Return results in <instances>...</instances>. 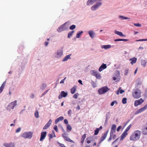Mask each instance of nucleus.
Masks as SVG:
<instances>
[{
  "label": "nucleus",
  "mask_w": 147,
  "mask_h": 147,
  "mask_svg": "<svg viewBox=\"0 0 147 147\" xmlns=\"http://www.w3.org/2000/svg\"><path fill=\"white\" fill-rule=\"evenodd\" d=\"M141 132L139 130H136L130 136V139L131 140L135 141L140 139Z\"/></svg>",
  "instance_id": "obj_1"
},
{
  "label": "nucleus",
  "mask_w": 147,
  "mask_h": 147,
  "mask_svg": "<svg viewBox=\"0 0 147 147\" xmlns=\"http://www.w3.org/2000/svg\"><path fill=\"white\" fill-rule=\"evenodd\" d=\"M141 92L140 90L138 89L135 90L133 92L132 95L133 97L136 99L140 98L141 96Z\"/></svg>",
  "instance_id": "obj_2"
},
{
  "label": "nucleus",
  "mask_w": 147,
  "mask_h": 147,
  "mask_svg": "<svg viewBox=\"0 0 147 147\" xmlns=\"http://www.w3.org/2000/svg\"><path fill=\"white\" fill-rule=\"evenodd\" d=\"M32 132L31 131L25 132L22 134V136L25 138L31 139L32 136Z\"/></svg>",
  "instance_id": "obj_3"
},
{
  "label": "nucleus",
  "mask_w": 147,
  "mask_h": 147,
  "mask_svg": "<svg viewBox=\"0 0 147 147\" xmlns=\"http://www.w3.org/2000/svg\"><path fill=\"white\" fill-rule=\"evenodd\" d=\"M109 90V89L107 87L104 86L99 89L98 90V92L99 94H102L106 92Z\"/></svg>",
  "instance_id": "obj_4"
},
{
  "label": "nucleus",
  "mask_w": 147,
  "mask_h": 147,
  "mask_svg": "<svg viewBox=\"0 0 147 147\" xmlns=\"http://www.w3.org/2000/svg\"><path fill=\"white\" fill-rule=\"evenodd\" d=\"M67 23V22H65L63 24L61 25L59 27L57 30V31L59 32H60L62 31L66 30L67 28L65 27V25Z\"/></svg>",
  "instance_id": "obj_5"
},
{
  "label": "nucleus",
  "mask_w": 147,
  "mask_h": 147,
  "mask_svg": "<svg viewBox=\"0 0 147 147\" xmlns=\"http://www.w3.org/2000/svg\"><path fill=\"white\" fill-rule=\"evenodd\" d=\"M144 100H143L142 98L136 100L134 102V105L135 107H137L138 105L141 104L144 102Z\"/></svg>",
  "instance_id": "obj_6"
},
{
  "label": "nucleus",
  "mask_w": 147,
  "mask_h": 147,
  "mask_svg": "<svg viewBox=\"0 0 147 147\" xmlns=\"http://www.w3.org/2000/svg\"><path fill=\"white\" fill-rule=\"evenodd\" d=\"M146 109H147V104L145 105L143 107L137 110L136 111L135 114H137L138 113H140L145 111Z\"/></svg>",
  "instance_id": "obj_7"
},
{
  "label": "nucleus",
  "mask_w": 147,
  "mask_h": 147,
  "mask_svg": "<svg viewBox=\"0 0 147 147\" xmlns=\"http://www.w3.org/2000/svg\"><path fill=\"white\" fill-rule=\"evenodd\" d=\"M102 4V3L98 2L97 3L96 5H94L91 7V9L92 10L94 11L96 9L98 8L99 6L101 5Z\"/></svg>",
  "instance_id": "obj_8"
},
{
  "label": "nucleus",
  "mask_w": 147,
  "mask_h": 147,
  "mask_svg": "<svg viewBox=\"0 0 147 147\" xmlns=\"http://www.w3.org/2000/svg\"><path fill=\"white\" fill-rule=\"evenodd\" d=\"M67 95V93L64 91H62L58 96V98L61 99L63 97H66Z\"/></svg>",
  "instance_id": "obj_9"
},
{
  "label": "nucleus",
  "mask_w": 147,
  "mask_h": 147,
  "mask_svg": "<svg viewBox=\"0 0 147 147\" xmlns=\"http://www.w3.org/2000/svg\"><path fill=\"white\" fill-rule=\"evenodd\" d=\"M47 133L46 131L42 132L41 133L40 138V141H43L45 138Z\"/></svg>",
  "instance_id": "obj_10"
},
{
  "label": "nucleus",
  "mask_w": 147,
  "mask_h": 147,
  "mask_svg": "<svg viewBox=\"0 0 147 147\" xmlns=\"http://www.w3.org/2000/svg\"><path fill=\"white\" fill-rule=\"evenodd\" d=\"M108 132V130L106 132L104 133L102 136H101V138L100 139V141L99 142V144H100L101 142H102L106 138L107 136V135Z\"/></svg>",
  "instance_id": "obj_11"
},
{
  "label": "nucleus",
  "mask_w": 147,
  "mask_h": 147,
  "mask_svg": "<svg viewBox=\"0 0 147 147\" xmlns=\"http://www.w3.org/2000/svg\"><path fill=\"white\" fill-rule=\"evenodd\" d=\"M128 133L127 132L124 131L123 133L122 134L120 137V140H123L124 138L127 135Z\"/></svg>",
  "instance_id": "obj_12"
},
{
  "label": "nucleus",
  "mask_w": 147,
  "mask_h": 147,
  "mask_svg": "<svg viewBox=\"0 0 147 147\" xmlns=\"http://www.w3.org/2000/svg\"><path fill=\"white\" fill-rule=\"evenodd\" d=\"M116 125L115 124H113L111 127L110 133L111 134H113L116 131Z\"/></svg>",
  "instance_id": "obj_13"
},
{
  "label": "nucleus",
  "mask_w": 147,
  "mask_h": 147,
  "mask_svg": "<svg viewBox=\"0 0 147 147\" xmlns=\"http://www.w3.org/2000/svg\"><path fill=\"white\" fill-rule=\"evenodd\" d=\"M52 123V121L51 119H50L47 123L45 125V126L43 127V129H46L48 128L50 126Z\"/></svg>",
  "instance_id": "obj_14"
},
{
  "label": "nucleus",
  "mask_w": 147,
  "mask_h": 147,
  "mask_svg": "<svg viewBox=\"0 0 147 147\" xmlns=\"http://www.w3.org/2000/svg\"><path fill=\"white\" fill-rule=\"evenodd\" d=\"M17 101L15 100L14 101L11 102L9 104V106L11 107L12 109H13L17 105Z\"/></svg>",
  "instance_id": "obj_15"
},
{
  "label": "nucleus",
  "mask_w": 147,
  "mask_h": 147,
  "mask_svg": "<svg viewBox=\"0 0 147 147\" xmlns=\"http://www.w3.org/2000/svg\"><path fill=\"white\" fill-rule=\"evenodd\" d=\"M97 0H88L87 2L86 5H92Z\"/></svg>",
  "instance_id": "obj_16"
},
{
  "label": "nucleus",
  "mask_w": 147,
  "mask_h": 147,
  "mask_svg": "<svg viewBox=\"0 0 147 147\" xmlns=\"http://www.w3.org/2000/svg\"><path fill=\"white\" fill-rule=\"evenodd\" d=\"M107 68V65L106 64L103 63L100 67L99 70L100 71H101L103 69H105Z\"/></svg>",
  "instance_id": "obj_17"
},
{
  "label": "nucleus",
  "mask_w": 147,
  "mask_h": 147,
  "mask_svg": "<svg viewBox=\"0 0 147 147\" xmlns=\"http://www.w3.org/2000/svg\"><path fill=\"white\" fill-rule=\"evenodd\" d=\"M88 34L91 38H93L94 37V35H95V33L93 31H88Z\"/></svg>",
  "instance_id": "obj_18"
},
{
  "label": "nucleus",
  "mask_w": 147,
  "mask_h": 147,
  "mask_svg": "<svg viewBox=\"0 0 147 147\" xmlns=\"http://www.w3.org/2000/svg\"><path fill=\"white\" fill-rule=\"evenodd\" d=\"M4 145L6 147H14L15 146L14 143H12L9 144L5 143L4 144Z\"/></svg>",
  "instance_id": "obj_19"
},
{
  "label": "nucleus",
  "mask_w": 147,
  "mask_h": 147,
  "mask_svg": "<svg viewBox=\"0 0 147 147\" xmlns=\"http://www.w3.org/2000/svg\"><path fill=\"white\" fill-rule=\"evenodd\" d=\"M64 119V117L62 116H61L57 119L55 121V124H57L60 121H62Z\"/></svg>",
  "instance_id": "obj_20"
},
{
  "label": "nucleus",
  "mask_w": 147,
  "mask_h": 147,
  "mask_svg": "<svg viewBox=\"0 0 147 147\" xmlns=\"http://www.w3.org/2000/svg\"><path fill=\"white\" fill-rule=\"evenodd\" d=\"M64 119V117L62 116H61L57 119L55 121V124H57L60 121H62Z\"/></svg>",
  "instance_id": "obj_21"
},
{
  "label": "nucleus",
  "mask_w": 147,
  "mask_h": 147,
  "mask_svg": "<svg viewBox=\"0 0 147 147\" xmlns=\"http://www.w3.org/2000/svg\"><path fill=\"white\" fill-rule=\"evenodd\" d=\"M64 119V117L62 116H61L57 119L55 121V124H57L60 121H62Z\"/></svg>",
  "instance_id": "obj_22"
},
{
  "label": "nucleus",
  "mask_w": 147,
  "mask_h": 147,
  "mask_svg": "<svg viewBox=\"0 0 147 147\" xmlns=\"http://www.w3.org/2000/svg\"><path fill=\"white\" fill-rule=\"evenodd\" d=\"M131 61L130 63L132 65H133L134 64L136 63L137 61V58L135 57H133L132 58H131L129 60Z\"/></svg>",
  "instance_id": "obj_23"
},
{
  "label": "nucleus",
  "mask_w": 147,
  "mask_h": 147,
  "mask_svg": "<svg viewBox=\"0 0 147 147\" xmlns=\"http://www.w3.org/2000/svg\"><path fill=\"white\" fill-rule=\"evenodd\" d=\"M63 138L67 142H70L73 143H74V141L70 139L69 138H68V137L67 136L64 137Z\"/></svg>",
  "instance_id": "obj_24"
},
{
  "label": "nucleus",
  "mask_w": 147,
  "mask_h": 147,
  "mask_svg": "<svg viewBox=\"0 0 147 147\" xmlns=\"http://www.w3.org/2000/svg\"><path fill=\"white\" fill-rule=\"evenodd\" d=\"M93 138V137L92 136H90L89 137L87 138L86 139L87 143L88 144L90 143L91 141H92Z\"/></svg>",
  "instance_id": "obj_25"
},
{
  "label": "nucleus",
  "mask_w": 147,
  "mask_h": 147,
  "mask_svg": "<svg viewBox=\"0 0 147 147\" xmlns=\"http://www.w3.org/2000/svg\"><path fill=\"white\" fill-rule=\"evenodd\" d=\"M115 34L121 36H125V35L123 34L121 32L118 31H115Z\"/></svg>",
  "instance_id": "obj_26"
},
{
  "label": "nucleus",
  "mask_w": 147,
  "mask_h": 147,
  "mask_svg": "<svg viewBox=\"0 0 147 147\" xmlns=\"http://www.w3.org/2000/svg\"><path fill=\"white\" fill-rule=\"evenodd\" d=\"M76 86H75L71 89V93L72 94H74L76 90Z\"/></svg>",
  "instance_id": "obj_27"
},
{
  "label": "nucleus",
  "mask_w": 147,
  "mask_h": 147,
  "mask_svg": "<svg viewBox=\"0 0 147 147\" xmlns=\"http://www.w3.org/2000/svg\"><path fill=\"white\" fill-rule=\"evenodd\" d=\"M111 45H104L101 46V48L102 49L104 48L105 49L110 48L111 47Z\"/></svg>",
  "instance_id": "obj_28"
},
{
  "label": "nucleus",
  "mask_w": 147,
  "mask_h": 147,
  "mask_svg": "<svg viewBox=\"0 0 147 147\" xmlns=\"http://www.w3.org/2000/svg\"><path fill=\"white\" fill-rule=\"evenodd\" d=\"M71 55H68L65 57L62 60L63 61H65L67 60L68 59L70 58V57Z\"/></svg>",
  "instance_id": "obj_29"
},
{
  "label": "nucleus",
  "mask_w": 147,
  "mask_h": 147,
  "mask_svg": "<svg viewBox=\"0 0 147 147\" xmlns=\"http://www.w3.org/2000/svg\"><path fill=\"white\" fill-rule=\"evenodd\" d=\"M63 54V50L61 49V50H60L59 51H57V55L59 57H60Z\"/></svg>",
  "instance_id": "obj_30"
},
{
  "label": "nucleus",
  "mask_w": 147,
  "mask_h": 147,
  "mask_svg": "<svg viewBox=\"0 0 147 147\" xmlns=\"http://www.w3.org/2000/svg\"><path fill=\"white\" fill-rule=\"evenodd\" d=\"M146 61L145 60H142L141 61V64L142 66L145 67L146 66Z\"/></svg>",
  "instance_id": "obj_31"
},
{
  "label": "nucleus",
  "mask_w": 147,
  "mask_h": 147,
  "mask_svg": "<svg viewBox=\"0 0 147 147\" xmlns=\"http://www.w3.org/2000/svg\"><path fill=\"white\" fill-rule=\"evenodd\" d=\"M74 31H72L69 32L68 34V38H70L72 36L73 34L74 33Z\"/></svg>",
  "instance_id": "obj_32"
},
{
  "label": "nucleus",
  "mask_w": 147,
  "mask_h": 147,
  "mask_svg": "<svg viewBox=\"0 0 147 147\" xmlns=\"http://www.w3.org/2000/svg\"><path fill=\"white\" fill-rule=\"evenodd\" d=\"M53 134H50L49 135V137L50 139L52 138L53 137H55V132L54 130L52 131Z\"/></svg>",
  "instance_id": "obj_33"
},
{
  "label": "nucleus",
  "mask_w": 147,
  "mask_h": 147,
  "mask_svg": "<svg viewBox=\"0 0 147 147\" xmlns=\"http://www.w3.org/2000/svg\"><path fill=\"white\" fill-rule=\"evenodd\" d=\"M128 40L124 39H117L114 40V41L116 42L118 41H127Z\"/></svg>",
  "instance_id": "obj_34"
},
{
  "label": "nucleus",
  "mask_w": 147,
  "mask_h": 147,
  "mask_svg": "<svg viewBox=\"0 0 147 147\" xmlns=\"http://www.w3.org/2000/svg\"><path fill=\"white\" fill-rule=\"evenodd\" d=\"M98 72L94 70H92L90 71L91 74L93 76H95Z\"/></svg>",
  "instance_id": "obj_35"
},
{
  "label": "nucleus",
  "mask_w": 147,
  "mask_h": 147,
  "mask_svg": "<svg viewBox=\"0 0 147 147\" xmlns=\"http://www.w3.org/2000/svg\"><path fill=\"white\" fill-rule=\"evenodd\" d=\"M72 128L69 125H67V131H69L71 130Z\"/></svg>",
  "instance_id": "obj_36"
},
{
  "label": "nucleus",
  "mask_w": 147,
  "mask_h": 147,
  "mask_svg": "<svg viewBox=\"0 0 147 147\" xmlns=\"http://www.w3.org/2000/svg\"><path fill=\"white\" fill-rule=\"evenodd\" d=\"M95 76L98 79H100L101 78V76L100 74L98 73H97L96 75H95Z\"/></svg>",
  "instance_id": "obj_37"
},
{
  "label": "nucleus",
  "mask_w": 147,
  "mask_h": 147,
  "mask_svg": "<svg viewBox=\"0 0 147 147\" xmlns=\"http://www.w3.org/2000/svg\"><path fill=\"white\" fill-rule=\"evenodd\" d=\"M83 32L82 31H81L80 32H79L76 35V38H79L81 34Z\"/></svg>",
  "instance_id": "obj_38"
},
{
  "label": "nucleus",
  "mask_w": 147,
  "mask_h": 147,
  "mask_svg": "<svg viewBox=\"0 0 147 147\" xmlns=\"http://www.w3.org/2000/svg\"><path fill=\"white\" fill-rule=\"evenodd\" d=\"M142 132L143 134L144 135H146L147 134V130L146 129V128L143 129Z\"/></svg>",
  "instance_id": "obj_39"
},
{
  "label": "nucleus",
  "mask_w": 147,
  "mask_h": 147,
  "mask_svg": "<svg viewBox=\"0 0 147 147\" xmlns=\"http://www.w3.org/2000/svg\"><path fill=\"white\" fill-rule=\"evenodd\" d=\"M127 99L126 98H124L122 100V102L123 104H125L127 103Z\"/></svg>",
  "instance_id": "obj_40"
},
{
  "label": "nucleus",
  "mask_w": 147,
  "mask_h": 147,
  "mask_svg": "<svg viewBox=\"0 0 147 147\" xmlns=\"http://www.w3.org/2000/svg\"><path fill=\"white\" fill-rule=\"evenodd\" d=\"M99 129L98 128H96V129L94 131V134L95 135H97L98 132H99Z\"/></svg>",
  "instance_id": "obj_41"
},
{
  "label": "nucleus",
  "mask_w": 147,
  "mask_h": 147,
  "mask_svg": "<svg viewBox=\"0 0 147 147\" xmlns=\"http://www.w3.org/2000/svg\"><path fill=\"white\" fill-rule=\"evenodd\" d=\"M34 115L35 117L36 118H38L39 117L38 113L37 110L36 111Z\"/></svg>",
  "instance_id": "obj_42"
},
{
  "label": "nucleus",
  "mask_w": 147,
  "mask_h": 147,
  "mask_svg": "<svg viewBox=\"0 0 147 147\" xmlns=\"http://www.w3.org/2000/svg\"><path fill=\"white\" fill-rule=\"evenodd\" d=\"M76 26L74 25H72L70 26L69 28L71 30H73L75 28Z\"/></svg>",
  "instance_id": "obj_43"
},
{
  "label": "nucleus",
  "mask_w": 147,
  "mask_h": 147,
  "mask_svg": "<svg viewBox=\"0 0 147 147\" xmlns=\"http://www.w3.org/2000/svg\"><path fill=\"white\" fill-rule=\"evenodd\" d=\"M5 82H4L2 84L1 86V87H0V88H1V89H2V90H3V89L4 87H5Z\"/></svg>",
  "instance_id": "obj_44"
},
{
  "label": "nucleus",
  "mask_w": 147,
  "mask_h": 147,
  "mask_svg": "<svg viewBox=\"0 0 147 147\" xmlns=\"http://www.w3.org/2000/svg\"><path fill=\"white\" fill-rule=\"evenodd\" d=\"M86 134H84L82 136V138H81V140H83L84 141L85 139L86 138Z\"/></svg>",
  "instance_id": "obj_45"
},
{
  "label": "nucleus",
  "mask_w": 147,
  "mask_h": 147,
  "mask_svg": "<svg viewBox=\"0 0 147 147\" xmlns=\"http://www.w3.org/2000/svg\"><path fill=\"white\" fill-rule=\"evenodd\" d=\"M117 103V102L116 100H114L111 103V106H113L115 104L116 105Z\"/></svg>",
  "instance_id": "obj_46"
},
{
  "label": "nucleus",
  "mask_w": 147,
  "mask_h": 147,
  "mask_svg": "<svg viewBox=\"0 0 147 147\" xmlns=\"http://www.w3.org/2000/svg\"><path fill=\"white\" fill-rule=\"evenodd\" d=\"M131 124H130L127 127V128H126V129L125 130V131L127 132V131L129 130L131 128Z\"/></svg>",
  "instance_id": "obj_47"
},
{
  "label": "nucleus",
  "mask_w": 147,
  "mask_h": 147,
  "mask_svg": "<svg viewBox=\"0 0 147 147\" xmlns=\"http://www.w3.org/2000/svg\"><path fill=\"white\" fill-rule=\"evenodd\" d=\"M78 93H76L74 94L73 96V97L75 99L77 98L78 97Z\"/></svg>",
  "instance_id": "obj_48"
},
{
  "label": "nucleus",
  "mask_w": 147,
  "mask_h": 147,
  "mask_svg": "<svg viewBox=\"0 0 147 147\" xmlns=\"http://www.w3.org/2000/svg\"><path fill=\"white\" fill-rule=\"evenodd\" d=\"M54 129L57 132H58V129H57V126L56 125H55L54 126Z\"/></svg>",
  "instance_id": "obj_49"
},
{
  "label": "nucleus",
  "mask_w": 147,
  "mask_h": 147,
  "mask_svg": "<svg viewBox=\"0 0 147 147\" xmlns=\"http://www.w3.org/2000/svg\"><path fill=\"white\" fill-rule=\"evenodd\" d=\"M91 84L93 87L94 88L96 87V84H95L94 82L93 81H92V82H91Z\"/></svg>",
  "instance_id": "obj_50"
},
{
  "label": "nucleus",
  "mask_w": 147,
  "mask_h": 147,
  "mask_svg": "<svg viewBox=\"0 0 147 147\" xmlns=\"http://www.w3.org/2000/svg\"><path fill=\"white\" fill-rule=\"evenodd\" d=\"M66 77H65L63 80H62L60 82V84H63V83L64 82L65 80Z\"/></svg>",
  "instance_id": "obj_51"
},
{
  "label": "nucleus",
  "mask_w": 147,
  "mask_h": 147,
  "mask_svg": "<svg viewBox=\"0 0 147 147\" xmlns=\"http://www.w3.org/2000/svg\"><path fill=\"white\" fill-rule=\"evenodd\" d=\"M134 25L137 27H140L141 26V24H140L139 23H137V24H135L134 23Z\"/></svg>",
  "instance_id": "obj_52"
},
{
  "label": "nucleus",
  "mask_w": 147,
  "mask_h": 147,
  "mask_svg": "<svg viewBox=\"0 0 147 147\" xmlns=\"http://www.w3.org/2000/svg\"><path fill=\"white\" fill-rule=\"evenodd\" d=\"M21 130V127L18 128L16 131V133H18Z\"/></svg>",
  "instance_id": "obj_53"
},
{
  "label": "nucleus",
  "mask_w": 147,
  "mask_h": 147,
  "mask_svg": "<svg viewBox=\"0 0 147 147\" xmlns=\"http://www.w3.org/2000/svg\"><path fill=\"white\" fill-rule=\"evenodd\" d=\"M58 144L61 147H66L63 144H61L59 143Z\"/></svg>",
  "instance_id": "obj_54"
},
{
  "label": "nucleus",
  "mask_w": 147,
  "mask_h": 147,
  "mask_svg": "<svg viewBox=\"0 0 147 147\" xmlns=\"http://www.w3.org/2000/svg\"><path fill=\"white\" fill-rule=\"evenodd\" d=\"M112 135H113V134H111V133H110V137L109 138V139L108 140V141H110L111 140H112Z\"/></svg>",
  "instance_id": "obj_55"
},
{
  "label": "nucleus",
  "mask_w": 147,
  "mask_h": 147,
  "mask_svg": "<svg viewBox=\"0 0 147 147\" xmlns=\"http://www.w3.org/2000/svg\"><path fill=\"white\" fill-rule=\"evenodd\" d=\"M49 90H47L45 91L42 94V96H41V97H42V96H43L45 95L49 91Z\"/></svg>",
  "instance_id": "obj_56"
},
{
  "label": "nucleus",
  "mask_w": 147,
  "mask_h": 147,
  "mask_svg": "<svg viewBox=\"0 0 147 147\" xmlns=\"http://www.w3.org/2000/svg\"><path fill=\"white\" fill-rule=\"evenodd\" d=\"M125 75H127V74L128 73V69H126L125 70Z\"/></svg>",
  "instance_id": "obj_57"
},
{
  "label": "nucleus",
  "mask_w": 147,
  "mask_h": 147,
  "mask_svg": "<svg viewBox=\"0 0 147 147\" xmlns=\"http://www.w3.org/2000/svg\"><path fill=\"white\" fill-rule=\"evenodd\" d=\"M121 126H119L117 129V131H119L121 129Z\"/></svg>",
  "instance_id": "obj_58"
},
{
  "label": "nucleus",
  "mask_w": 147,
  "mask_h": 147,
  "mask_svg": "<svg viewBox=\"0 0 147 147\" xmlns=\"http://www.w3.org/2000/svg\"><path fill=\"white\" fill-rule=\"evenodd\" d=\"M34 96L33 94H31L30 95V97L32 98H33L34 97Z\"/></svg>",
  "instance_id": "obj_59"
},
{
  "label": "nucleus",
  "mask_w": 147,
  "mask_h": 147,
  "mask_svg": "<svg viewBox=\"0 0 147 147\" xmlns=\"http://www.w3.org/2000/svg\"><path fill=\"white\" fill-rule=\"evenodd\" d=\"M64 122L65 124H68V121L67 120V119H64Z\"/></svg>",
  "instance_id": "obj_60"
},
{
  "label": "nucleus",
  "mask_w": 147,
  "mask_h": 147,
  "mask_svg": "<svg viewBox=\"0 0 147 147\" xmlns=\"http://www.w3.org/2000/svg\"><path fill=\"white\" fill-rule=\"evenodd\" d=\"M147 41V39H140V40H137V41Z\"/></svg>",
  "instance_id": "obj_61"
},
{
  "label": "nucleus",
  "mask_w": 147,
  "mask_h": 147,
  "mask_svg": "<svg viewBox=\"0 0 147 147\" xmlns=\"http://www.w3.org/2000/svg\"><path fill=\"white\" fill-rule=\"evenodd\" d=\"M71 109H69L68 112V114L69 115H71Z\"/></svg>",
  "instance_id": "obj_62"
},
{
  "label": "nucleus",
  "mask_w": 147,
  "mask_h": 147,
  "mask_svg": "<svg viewBox=\"0 0 147 147\" xmlns=\"http://www.w3.org/2000/svg\"><path fill=\"white\" fill-rule=\"evenodd\" d=\"M66 133H65V132H64V133H63V134H62V136L63 138H64V137L66 136Z\"/></svg>",
  "instance_id": "obj_63"
},
{
  "label": "nucleus",
  "mask_w": 147,
  "mask_h": 147,
  "mask_svg": "<svg viewBox=\"0 0 147 147\" xmlns=\"http://www.w3.org/2000/svg\"><path fill=\"white\" fill-rule=\"evenodd\" d=\"M78 82L81 85H83V84L82 82V81L81 80H78Z\"/></svg>",
  "instance_id": "obj_64"
}]
</instances>
